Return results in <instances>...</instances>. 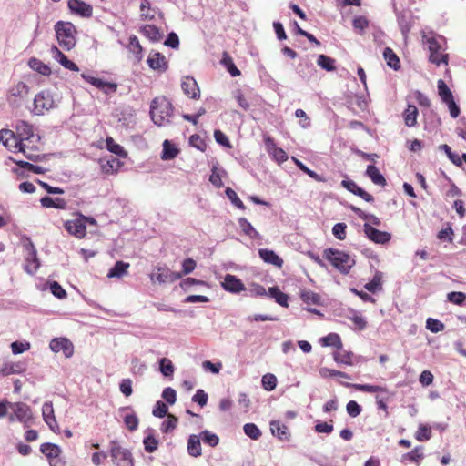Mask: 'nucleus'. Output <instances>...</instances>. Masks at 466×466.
<instances>
[{
  "label": "nucleus",
  "mask_w": 466,
  "mask_h": 466,
  "mask_svg": "<svg viewBox=\"0 0 466 466\" xmlns=\"http://www.w3.org/2000/svg\"><path fill=\"white\" fill-rule=\"evenodd\" d=\"M150 116L153 122L159 127L170 123L173 116L171 102L165 96L156 97L150 106Z\"/></svg>",
  "instance_id": "1"
},
{
  "label": "nucleus",
  "mask_w": 466,
  "mask_h": 466,
  "mask_svg": "<svg viewBox=\"0 0 466 466\" xmlns=\"http://www.w3.org/2000/svg\"><path fill=\"white\" fill-rule=\"evenodd\" d=\"M323 256L342 274H348L350 268L355 265V259L353 258L338 249L327 248L324 250Z\"/></svg>",
  "instance_id": "2"
},
{
  "label": "nucleus",
  "mask_w": 466,
  "mask_h": 466,
  "mask_svg": "<svg viewBox=\"0 0 466 466\" xmlns=\"http://www.w3.org/2000/svg\"><path fill=\"white\" fill-rule=\"evenodd\" d=\"M15 128L18 139L26 143V148L37 149L36 144L40 141L41 137L34 132V127L29 122L17 120Z\"/></svg>",
  "instance_id": "3"
},
{
  "label": "nucleus",
  "mask_w": 466,
  "mask_h": 466,
  "mask_svg": "<svg viewBox=\"0 0 466 466\" xmlns=\"http://www.w3.org/2000/svg\"><path fill=\"white\" fill-rule=\"evenodd\" d=\"M57 41L65 49L70 50L76 45L74 34L75 26L69 22L59 21L55 25Z\"/></svg>",
  "instance_id": "4"
},
{
  "label": "nucleus",
  "mask_w": 466,
  "mask_h": 466,
  "mask_svg": "<svg viewBox=\"0 0 466 466\" xmlns=\"http://www.w3.org/2000/svg\"><path fill=\"white\" fill-rule=\"evenodd\" d=\"M109 452L114 466H134L132 453L120 446L117 441H112L109 444Z\"/></svg>",
  "instance_id": "5"
},
{
  "label": "nucleus",
  "mask_w": 466,
  "mask_h": 466,
  "mask_svg": "<svg viewBox=\"0 0 466 466\" xmlns=\"http://www.w3.org/2000/svg\"><path fill=\"white\" fill-rule=\"evenodd\" d=\"M33 106L32 113L36 116H42L55 108L56 103L49 90H42L35 96Z\"/></svg>",
  "instance_id": "6"
},
{
  "label": "nucleus",
  "mask_w": 466,
  "mask_h": 466,
  "mask_svg": "<svg viewBox=\"0 0 466 466\" xmlns=\"http://www.w3.org/2000/svg\"><path fill=\"white\" fill-rule=\"evenodd\" d=\"M29 86L23 82L13 86L8 92L7 102L12 107L18 108L28 100Z\"/></svg>",
  "instance_id": "7"
},
{
  "label": "nucleus",
  "mask_w": 466,
  "mask_h": 466,
  "mask_svg": "<svg viewBox=\"0 0 466 466\" xmlns=\"http://www.w3.org/2000/svg\"><path fill=\"white\" fill-rule=\"evenodd\" d=\"M25 257L24 269L26 273L34 275L40 267V261L37 258V251L35 245L28 239L25 244Z\"/></svg>",
  "instance_id": "8"
},
{
  "label": "nucleus",
  "mask_w": 466,
  "mask_h": 466,
  "mask_svg": "<svg viewBox=\"0 0 466 466\" xmlns=\"http://www.w3.org/2000/svg\"><path fill=\"white\" fill-rule=\"evenodd\" d=\"M156 269L157 272H152L149 276L152 282L173 283L182 278V274L172 271L166 266H157Z\"/></svg>",
  "instance_id": "9"
},
{
  "label": "nucleus",
  "mask_w": 466,
  "mask_h": 466,
  "mask_svg": "<svg viewBox=\"0 0 466 466\" xmlns=\"http://www.w3.org/2000/svg\"><path fill=\"white\" fill-rule=\"evenodd\" d=\"M50 350L58 353L62 351L66 358H70L74 353V346L66 338H56L49 343Z\"/></svg>",
  "instance_id": "10"
},
{
  "label": "nucleus",
  "mask_w": 466,
  "mask_h": 466,
  "mask_svg": "<svg viewBox=\"0 0 466 466\" xmlns=\"http://www.w3.org/2000/svg\"><path fill=\"white\" fill-rule=\"evenodd\" d=\"M265 148L268 155L278 163H283L288 159L287 153L280 147H278L272 137L264 136Z\"/></svg>",
  "instance_id": "11"
},
{
  "label": "nucleus",
  "mask_w": 466,
  "mask_h": 466,
  "mask_svg": "<svg viewBox=\"0 0 466 466\" xmlns=\"http://www.w3.org/2000/svg\"><path fill=\"white\" fill-rule=\"evenodd\" d=\"M364 232L369 239L378 244L388 243L391 238L390 233L376 229L370 223L364 224Z\"/></svg>",
  "instance_id": "12"
},
{
  "label": "nucleus",
  "mask_w": 466,
  "mask_h": 466,
  "mask_svg": "<svg viewBox=\"0 0 466 466\" xmlns=\"http://www.w3.org/2000/svg\"><path fill=\"white\" fill-rule=\"evenodd\" d=\"M9 407L12 409L14 415L10 416V420H14V416L21 421L26 423L32 418L31 410L28 405L22 402L10 403Z\"/></svg>",
  "instance_id": "13"
},
{
  "label": "nucleus",
  "mask_w": 466,
  "mask_h": 466,
  "mask_svg": "<svg viewBox=\"0 0 466 466\" xmlns=\"http://www.w3.org/2000/svg\"><path fill=\"white\" fill-rule=\"evenodd\" d=\"M223 289L231 293H239L246 289L245 285L236 276L227 274L221 283Z\"/></svg>",
  "instance_id": "14"
},
{
  "label": "nucleus",
  "mask_w": 466,
  "mask_h": 466,
  "mask_svg": "<svg viewBox=\"0 0 466 466\" xmlns=\"http://www.w3.org/2000/svg\"><path fill=\"white\" fill-rule=\"evenodd\" d=\"M65 228L68 233L78 238H84L86 234V228L82 218L66 221Z\"/></svg>",
  "instance_id": "15"
},
{
  "label": "nucleus",
  "mask_w": 466,
  "mask_h": 466,
  "mask_svg": "<svg viewBox=\"0 0 466 466\" xmlns=\"http://www.w3.org/2000/svg\"><path fill=\"white\" fill-rule=\"evenodd\" d=\"M181 88L186 96L193 99L199 97L200 90L197 81L192 76H186L181 83Z\"/></svg>",
  "instance_id": "16"
},
{
  "label": "nucleus",
  "mask_w": 466,
  "mask_h": 466,
  "mask_svg": "<svg viewBox=\"0 0 466 466\" xmlns=\"http://www.w3.org/2000/svg\"><path fill=\"white\" fill-rule=\"evenodd\" d=\"M68 8L83 17H90L93 12L92 6L81 0H68Z\"/></svg>",
  "instance_id": "17"
},
{
  "label": "nucleus",
  "mask_w": 466,
  "mask_h": 466,
  "mask_svg": "<svg viewBox=\"0 0 466 466\" xmlns=\"http://www.w3.org/2000/svg\"><path fill=\"white\" fill-rule=\"evenodd\" d=\"M50 51L53 58L65 68L75 72L79 71V67L76 66V64L69 60L56 46H53Z\"/></svg>",
  "instance_id": "18"
},
{
  "label": "nucleus",
  "mask_w": 466,
  "mask_h": 466,
  "mask_svg": "<svg viewBox=\"0 0 466 466\" xmlns=\"http://www.w3.org/2000/svg\"><path fill=\"white\" fill-rule=\"evenodd\" d=\"M341 186L348 189L350 192L353 193L356 196H359L362 199L367 202H373V197L366 192L364 189L360 187L354 181L352 180H343L341 182Z\"/></svg>",
  "instance_id": "19"
},
{
  "label": "nucleus",
  "mask_w": 466,
  "mask_h": 466,
  "mask_svg": "<svg viewBox=\"0 0 466 466\" xmlns=\"http://www.w3.org/2000/svg\"><path fill=\"white\" fill-rule=\"evenodd\" d=\"M147 62L153 70L164 72L167 68L166 57L158 52L150 54Z\"/></svg>",
  "instance_id": "20"
},
{
  "label": "nucleus",
  "mask_w": 466,
  "mask_h": 466,
  "mask_svg": "<svg viewBox=\"0 0 466 466\" xmlns=\"http://www.w3.org/2000/svg\"><path fill=\"white\" fill-rule=\"evenodd\" d=\"M4 146L11 151H15V152L18 151V152L24 153L25 156L30 160L35 161V160H38V158H39L38 155L27 154L26 153V149H27L26 143H24L21 140H19L17 137H15V141L10 140V142H8V144H4Z\"/></svg>",
  "instance_id": "21"
},
{
  "label": "nucleus",
  "mask_w": 466,
  "mask_h": 466,
  "mask_svg": "<svg viewBox=\"0 0 466 466\" xmlns=\"http://www.w3.org/2000/svg\"><path fill=\"white\" fill-rule=\"evenodd\" d=\"M270 431L272 435L276 436L281 441H289L290 433L288 427L279 420L270 421Z\"/></svg>",
  "instance_id": "22"
},
{
  "label": "nucleus",
  "mask_w": 466,
  "mask_h": 466,
  "mask_svg": "<svg viewBox=\"0 0 466 466\" xmlns=\"http://www.w3.org/2000/svg\"><path fill=\"white\" fill-rule=\"evenodd\" d=\"M258 255L260 258L268 264H271L278 268H281L283 265L282 258H280L273 250L268 248H260L258 250Z\"/></svg>",
  "instance_id": "23"
},
{
  "label": "nucleus",
  "mask_w": 466,
  "mask_h": 466,
  "mask_svg": "<svg viewBox=\"0 0 466 466\" xmlns=\"http://www.w3.org/2000/svg\"><path fill=\"white\" fill-rule=\"evenodd\" d=\"M159 13L157 7H152L149 0H141L140 18L145 21H151Z\"/></svg>",
  "instance_id": "24"
},
{
  "label": "nucleus",
  "mask_w": 466,
  "mask_h": 466,
  "mask_svg": "<svg viewBox=\"0 0 466 466\" xmlns=\"http://www.w3.org/2000/svg\"><path fill=\"white\" fill-rule=\"evenodd\" d=\"M366 176L377 186L385 187L387 182L378 167L369 165L366 169Z\"/></svg>",
  "instance_id": "25"
},
{
  "label": "nucleus",
  "mask_w": 466,
  "mask_h": 466,
  "mask_svg": "<svg viewBox=\"0 0 466 466\" xmlns=\"http://www.w3.org/2000/svg\"><path fill=\"white\" fill-rule=\"evenodd\" d=\"M129 266V263L117 261L115 266L108 271L107 278H122L123 276L127 275Z\"/></svg>",
  "instance_id": "26"
},
{
  "label": "nucleus",
  "mask_w": 466,
  "mask_h": 466,
  "mask_svg": "<svg viewBox=\"0 0 466 466\" xmlns=\"http://www.w3.org/2000/svg\"><path fill=\"white\" fill-rule=\"evenodd\" d=\"M187 451L193 457L201 455L200 437L197 435H190L187 441Z\"/></svg>",
  "instance_id": "27"
},
{
  "label": "nucleus",
  "mask_w": 466,
  "mask_h": 466,
  "mask_svg": "<svg viewBox=\"0 0 466 466\" xmlns=\"http://www.w3.org/2000/svg\"><path fill=\"white\" fill-rule=\"evenodd\" d=\"M383 57L390 67L394 70H399L400 68V59L391 48L386 47L384 49Z\"/></svg>",
  "instance_id": "28"
},
{
  "label": "nucleus",
  "mask_w": 466,
  "mask_h": 466,
  "mask_svg": "<svg viewBox=\"0 0 466 466\" xmlns=\"http://www.w3.org/2000/svg\"><path fill=\"white\" fill-rule=\"evenodd\" d=\"M40 202L44 208L65 209L66 207V201L60 198H52L50 197H44L40 199Z\"/></svg>",
  "instance_id": "29"
},
{
  "label": "nucleus",
  "mask_w": 466,
  "mask_h": 466,
  "mask_svg": "<svg viewBox=\"0 0 466 466\" xmlns=\"http://www.w3.org/2000/svg\"><path fill=\"white\" fill-rule=\"evenodd\" d=\"M40 451L46 457L51 459V461L58 458L61 453V449L59 446L49 442L42 444L40 447Z\"/></svg>",
  "instance_id": "30"
},
{
  "label": "nucleus",
  "mask_w": 466,
  "mask_h": 466,
  "mask_svg": "<svg viewBox=\"0 0 466 466\" xmlns=\"http://www.w3.org/2000/svg\"><path fill=\"white\" fill-rule=\"evenodd\" d=\"M418 108L413 105H409L403 113L406 126L414 127L417 123Z\"/></svg>",
  "instance_id": "31"
},
{
  "label": "nucleus",
  "mask_w": 466,
  "mask_h": 466,
  "mask_svg": "<svg viewBox=\"0 0 466 466\" xmlns=\"http://www.w3.org/2000/svg\"><path fill=\"white\" fill-rule=\"evenodd\" d=\"M28 66L31 69L38 72L43 76H48L51 73L50 67L35 57L29 59Z\"/></svg>",
  "instance_id": "32"
},
{
  "label": "nucleus",
  "mask_w": 466,
  "mask_h": 466,
  "mask_svg": "<svg viewBox=\"0 0 466 466\" xmlns=\"http://www.w3.org/2000/svg\"><path fill=\"white\" fill-rule=\"evenodd\" d=\"M268 296L273 298L275 301L282 307H288V295L279 290L278 287L268 289Z\"/></svg>",
  "instance_id": "33"
},
{
  "label": "nucleus",
  "mask_w": 466,
  "mask_h": 466,
  "mask_svg": "<svg viewBox=\"0 0 466 466\" xmlns=\"http://www.w3.org/2000/svg\"><path fill=\"white\" fill-rule=\"evenodd\" d=\"M346 387H352L362 392L375 393V392H386L387 389L381 386L377 385H369V384H350L346 383Z\"/></svg>",
  "instance_id": "34"
},
{
  "label": "nucleus",
  "mask_w": 466,
  "mask_h": 466,
  "mask_svg": "<svg viewBox=\"0 0 466 466\" xmlns=\"http://www.w3.org/2000/svg\"><path fill=\"white\" fill-rule=\"evenodd\" d=\"M238 226L242 232L248 236L250 238H258L259 233L253 228V226L245 218L238 219Z\"/></svg>",
  "instance_id": "35"
},
{
  "label": "nucleus",
  "mask_w": 466,
  "mask_h": 466,
  "mask_svg": "<svg viewBox=\"0 0 466 466\" xmlns=\"http://www.w3.org/2000/svg\"><path fill=\"white\" fill-rule=\"evenodd\" d=\"M142 34L153 42H157L161 39L159 29L152 25H146L141 27Z\"/></svg>",
  "instance_id": "36"
},
{
  "label": "nucleus",
  "mask_w": 466,
  "mask_h": 466,
  "mask_svg": "<svg viewBox=\"0 0 466 466\" xmlns=\"http://www.w3.org/2000/svg\"><path fill=\"white\" fill-rule=\"evenodd\" d=\"M321 344L324 347H335L338 350L342 349V342L337 333H329L321 339Z\"/></svg>",
  "instance_id": "37"
},
{
  "label": "nucleus",
  "mask_w": 466,
  "mask_h": 466,
  "mask_svg": "<svg viewBox=\"0 0 466 466\" xmlns=\"http://www.w3.org/2000/svg\"><path fill=\"white\" fill-rule=\"evenodd\" d=\"M178 154L177 148L171 144L168 140H165L163 143V151L161 158L163 160H171Z\"/></svg>",
  "instance_id": "38"
},
{
  "label": "nucleus",
  "mask_w": 466,
  "mask_h": 466,
  "mask_svg": "<svg viewBox=\"0 0 466 466\" xmlns=\"http://www.w3.org/2000/svg\"><path fill=\"white\" fill-rule=\"evenodd\" d=\"M300 298L304 303L309 304V305H319L320 304L319 295L309 290V289H303L300 293Z\"/></svg>",
  "instance_id": "39"
},
{
  "label": "nucleus",
  "mask_w": 466,
  "mask_h": 466,
  "mask_svg": "<svg viewBox=\"0 0 466 466\" xmlns=\"http://www.w3.org/2000/svg\"><path fill=\"white\" fill-rule=\"evenodd\" d=\"M101 170L105 174H111L119 167V160L111 157L110 159L100 160Z\"/></svg>",
  "instance_id": "40"
},
{
  "label": "nucleus",
  "mask_w": 466,
  "mask_h": 466,
  "mask_svg": "<svg viewBox=\"0 0 466 466\" xmlns=\"http://www.w3.org/2000/svg\"><path fill=\"white\" fill-rule=\"evenodd\" d=\"M25 370L22 363H5L0 370V373L3 376H8L11 374L20 373Z\"/></svg>",
  "instance_id": "41"
},
{
  "label": "nucleus",
  "mask_w": 466,
  "mask_h": 466,
  "mask_svg": "<svg viewBox=\"0 0 466 466\" xmlns=\"http://www.w3.org/2000/svg\"><path fill=\"white\" fill-rule=\"evenodd\" d=\"M423 38H424L425 44L428 46V49H429L430 53H434V52L436 53V52L441 51V45L440 41H442L441 36L436 37V36L424 35Z\"/></svg>",
  "instance_id": "42"
},
{
  "label": "nucleus",
  "mask_w": 466,
  "mask_h": 466,
  "mask_svg": "<svg viewBox=\"0 0 466 466\" xmlns=\"http://www.w3.org/2000/svg\"><path fill=\"white\" fill-rule=\"evenodd\" d=\"M317 64L322 69L326 71H333L335 70V59L326 56V55H319L317 59Z\"/></svg>",
  "instance_id": "43"
},
{
  "label": "nucleus",
  "mask_w": 466,
  "mask_h": 466,
  "mask_svg": "<svg viewBox=\"0 0 466 466\" xmlns=\"http://www.w3.org/2000/svg\"><path fill=\"white\" fill-rule=\"evenodd\" d=\"M438 91L441 100L447 103L453 99V96L450 88L447 86L445 82L441 79L438 81Z\"/></svg>",
  "instance_id": "44"
},
{
  "label": "nucleus",
  "mask_w": 466,
  "mask_h": 466,
  "mask_svg": "<svg viewBox=\"0 0 466 466\" xmlns=\"http://www.w3.org/2000/svg\"><path fill=\"white\" fill-rule=\"evenodd\" d=\"M92 85L105 92H116L117 88L116 84L106 82L96 77L92 80Z\"/></svg>",
  "instance_id": "45"
},
{
  "label": "nucleus",
  "mask_w": 466,
  "mask_h": 466,
  "mask_svg": "<svg viewBox=\"0 0 466 466\" xmlns=\"http://www.w3.org/2000/svg\"><path fill=\"white\" fill-rule=\"evenodd\" d=\"M221 63L227 67L228 71L232 76H238L240 75V71L233 63L232 58L227 53L223 54Z\"/></svg>",
  "instance_id": "46"
},
{
  "label": "nucleus",
  "mask_w": 466,
  "mask_h": 466,
  "mask_svg": "<svg viewBox=\"0 0 466 466\" xmlns=\"http://www.w3.org/2000/svg\"><path fill=\"white\" fill-rule=\"evenodd\" d=\"M195 285H199V286H206L208 287V283L204 280H199V279H196L194 278H187V279H184L181 282H180V288L187 292L189 290H191V288Z\"/></svg>",
  "instance_id": "47"
},
{
  "label": "nucleus",
  "mask_w": 466,
  "mask_h": 466,
  "mask_svg": "<svg viewBox=\"0 0 466 466\" xmlns=\"http://www.w3.org/2000/svg\"><path fill=\"white\" fill-rule=\"evenodd\" d=\"M106 147L110 152H112L119 157H127V152L125 151L123 147L116 144L112 137L106 138Z\"/></svg>",
  "instance_id": "48"
},
{
  "label": "nucleus",
  "mask_w": 466,
  "mask_h": 466,
  "mask_svg": "<svg viewBox=\"0 0 466 466\" xmlns=\"http://www.w3.org/2000/svg\"><path fill=\"white\" fill-rule=\"evenodd\" d=\"M199 437L202 439V441L208 444L211 447H215L218 444L219 438L217 434L210 432L209 431H203Z\"/></svg>",
  "instance_id": "49"
},
{
  "label": "nucleus",
  "mask_w": 466,
  "mask_h": 466,
  "mask_svg": "<svg viewBox=\"0 0 466 466\" xmlns=\"http://www.w3.org/2000/svg\"><path fill=\"white\" fill-rule=\"evenodd\" d=\"M244 432L252 440H258L261 436V431L254 423H246L243 427Z\"/></svg>",
  "instance_id": "50"
},
{
  "label": "nucleus",
  "mask_w": 466,
  "mask_h": 466,
  "mask_svg": "<svg viewBox=\"0 0 466 466\" xmlns=\"http://www.w3.org/2000/svg\"><path fill=\"white\" fill-rule=\"evenodd\" d=\"M160 371L165 377L172 376L174 373V366L170 360L162 358L159 362Z\"/></svg>",
  "instance_id": "51"
},
{
  "label": "nucleus",
  "mask_w": 466,
  "mask_h": 466,
  "mask_svg": "<svg viewBox=\"0 0 466 466\" xmlns=\"http://www.w3.org/2000/svg\"><path fill=\"white\" fill-rule=\"evenodd\" d=\"M381 288V273L377 272L373 279L365 285V289L370 292H376Z\"/></svg>",
  "instance_id": "52"
},
{
  "label": "nucleus",
  "mask_w": 466,
  "mask_h": 466,
  "mask_svg": "<svg viewBox=\"0 0 466 466\" xmlns=\"http://www.w3.org/2000/svg\"><path fill=\"white\" fill-rule=\"evenodd\" d=\"M262 386L266 390H273L277 386V378L275 375L268 373L262 377Z\"/></svg>",
  "instance_id": "53"
},
{
  "label": "nucleus",
  "mask_w": 466,
  "mask_h": 466,
  "mask_svg": "<svg viewBox=\"0 0 466 466\" xmlns=\"http://www.w3.org/2000/svg\"><path fill=\"white\" fill-rule=\"evenodd\" d=\"M225 193L234 206L240 209L246 208L241 199L238 197L237 193L232 188L227 187Z\"/></svg>",
  "instance_id": "54"
},
{
  "label": "nucleus",
  "mask_w": 466,
  "mask_h": 466,
  "mask_svg": "<svg viewBox=\"0 0 466 466\" xmlns=\"http://www.w3.org/2000/svg\"><path fill=\"white\" fill-rule=\"evenodd\" d=\"M14 161L20 167L27 169L29 171H32L33 173H35V174H43L46 171L44 167H42L40 166L33 165L26 161H22V160H19V161L14 160Z\"/></svg>",
  "instance_id": "55"
},
{
  "label": "nucleus",
  "mask_w": 466,
  "mask_h": 466,
  "mask_svg": "<svg viewBox=\"0 0 466 466\" xmlns=\"http://www.w3.org/2000/svg\"><path fill=\"white\" fill-rule=\"evenodd\" d=\"M177 418L172 414H168L167 420L162 423L161 431L166 433L170 432L177 427Z\"/></svg>",
  "instance_id": "56"
},
{
  "label": "nucleus",
  "mask_w": 466,
  "mask_h": 466,
  "mask_svg": "<svg viewBox=\"0 0 466 466\" xmlns=\"http://www.w3.org/2000/svg\"><path fill=\"white\" fill-rule=\"evenodd\" d=\"M426 328L433 333H437L444 329L445 326L438 319L429 318L426 321Z\"/></svg>",
  "instance_id": "57"
},
{
  "label": "nucleus",
  "mask_w": 466,
  "mask_h": 466,
  "mask_svg": "<svg viewBox=\"0 0 466 466\" xmlns=\"http://www.w3.org/2000/svg\"><path fill=\"white\" fill-rule=\"evenodd\" d=\"M431 428L426 425L420 424L419 426L418 431L416 432V439L419 441H428L431 438Z\"/></svg>",
  "instance_id": "58"
},
{
  "label": "nucleus",
  "mask_w": 466,
  "mask_h": 466,
  "mask_svg": "<svg viewBox=\"0 0 466 466\" xmlns=\"http://www.w3.org/2000/svg\"><path fill=\"white\" fill-rule=\"evenodd\" d=\"M430 61L437 66H440L441 64L447 65L448 64V55L447 54H441V51L430 53Z\"/></svg>",
  "instance_id": "59"
},
{
  "label": "nucleus",
  "mask_w": 466,
  "mask_h": 466,
  "mask_svg": "<svg viewBox=\"0 0 466 466\" xmlns=\"http://www.w3.org/2000/svg\"><path fill=\"white\" fill-rule=\"evenodd\" d=\"M167 411H168L167 406L164 402L158 400V401H157L152 413L155 417L164 418L165 416L168 415Z\"/></svg>",
  "instance_id": "60"
},
{
  "label": "nucleus",
  "mask_w": 466,
  "mask_h": 466,
  "mask_svg": "<svg viewBox=\"0 0 466 466\" xmlns=\"http://www.w3.org/2000/svg\"><path fill=\"white\" fill-rule=\"evenodd\" d=\"M352 25L355 30L359 31L360 34H362L368 27L369 21L365 16H357L353 19Z\"/></svg>",
  "instance_id": "61"
},
{
  "label": "nucleus",
  "mask_w": 466,
  "mask_h": 466,
  "mask_svg": "<svg viewBox=\"0 0 466 466\" xmlns=\"http://www.w3.org/2000/svg\"><path fill=\"white\" fill-rule=\"evenodd\" d=\"M42 415L45 422H48L55 418L54 416V409L51 402H45L42 406Z\"/></svg>",
  "instance_id": "62"
},
{
  "label": "nucleus",
  "mask_w": 466,
  "mask_h": 466,
  "mask_svg": "<svg viewBox=\"0 0 466 466\" xmlns=\"http://www.w3.org/2000/svg\"><path fill=\"white\" fill-rule=\"evenodd\" d=\"M145 450L147 452H154L158 446V441L153 436H147L143 441Z\"/></svg>",
  "instance_id": "63"
},
{
  "label": "nucleus",
  "mask_w": 466,
  "mask_h": 466,
  "mask_svg": "<svg viewBox=\"0 0 466 466\" xmlns=\"http://www.w3.org/2000/svg\"><path fill=\"white\" fill-rule=\"evenodd\" d=\"M346 228L345 223H337L333 226L332 233L339 240L346 238Z\"/></svg>",
  "instance_id": "64"
}]
</instances>
